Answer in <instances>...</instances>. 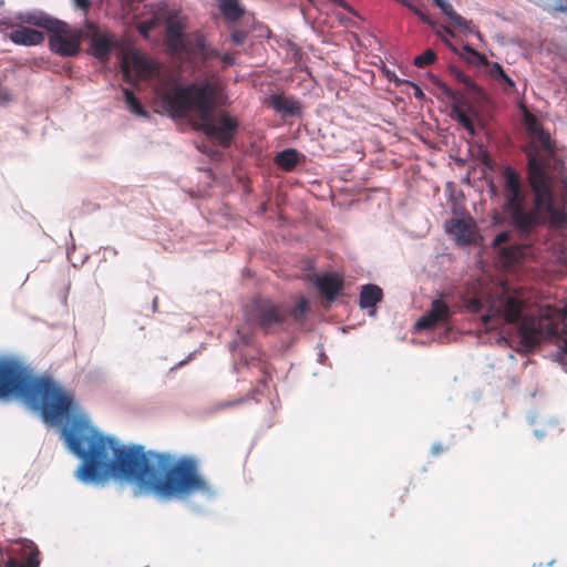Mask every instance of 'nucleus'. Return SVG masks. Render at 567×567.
Wrapping results in <instances>:
<instances>
[{
  "instance_id": "nucleus-39",
  "label": "nucleus",
  "mask_w": 567,
  "mask_h": 567,
  "mask_svg": "<svg viewBox=\"0 0 567 567\" xmlns=\"http://www.w3.org/2000/svg\"><path fill=\"white\" fill-rule=\"evenodd\" d=\"M491 70H492V73L494 74L496 80H499V78L503 76L506 73V71L503 68V65L499 64L498 62H493L492 66H491Z\"/></svg>"
},
{
  "instance_id": "nucleus-24",
  "label": "nucleus",
  "mask_w": 567,
  "mask_h": 567,
  "mask_svg": "<svg viewBox=\"0 0 567 567\" xmlns=\"http://www.w3.org/2000/svg\"><path fill=\"white\" fill-rule=\"evenodd\" d=\"M308 313V301L305 298L297 300L290 309V316L295 321H302Z\"/></svg>"
},
{
  "instance_id": "nucleus-41",
  "label": "nucleus",
  "mask_w": 567,
  "mask_h": 567,
  "mask_svg": "<svg viewBox=\"0 0 567 567\" xmlns=\"http://www.w3.org/2000/svg\"><path fill=\"white\" fill-rule=\"evenodd\" d=\"M380 71L382 73V75L390 82V80H394L395 78V71L388 68L385 64H382L380 66Z\"/></svg>"
},
{
  "instance_id": "nucleus-42",
  "label": "nucleus",
  "mask_w": 567,
  "mask_h": 567,
  "mask_svg": "<svg viewBox=\"0 0 567 567\" xmlns=\"http://www.w3.org/2000/svg\"><path fill=\"white\" fill-rule=\"evenodd\" d=\"M237 336L241 344L249 346L251 343L252 337L250 333L237 330Z\"/></svg>"
},
{
  "instance_id": "nucleus-21",
  "label": "nucleus",
  "mask_w": 567,
  "mask_h": 567,
  "mask_svg": "<svg viewBox=\"0 0 567 567\" xmlns=\"http://www.w3.org/2000/svg\"><path fill=\"white\" fill-rule=\"evenodd\" d=\"M123 102L127 109V111L138 117L150 118L151 113L143 106L140 99L135 95L132 89L127 86H123L122 90Z\"/></svg>"
},
{
  "instance_id": "nucleus-31",
  "label": "nucleus",
  "mask_w": 567,
  "mask_h": 567,
  "mask_svg": "<svg viewBox=\"0 0 567 567\" xmlns=\"http://www.w3.org/2000/svg\"><path fill=\"white\" fill-rule=\"evenodd\" d=\"M454 25H456L461 31L466 34H473L476 28L473 25L471 20H466L461 16L460 21H451Z\"/></svg>"
},
{
  "instance_id": "nucleus-58",
  "label": "nucleus",
  "mask_w": 567,
  "mask_h": 567,
  "mask_svg": "<svg viewBox=\"0 0 567 567\" xmlns=\"http://www.w3.org/2000/svg\"><path fill=\"white\" fill-rule=\"evenodd\" d=\"M318 362L323 363L327 359L322 344L319 346Z\"/></svg>"
},
{
  "instance_id": "nucleus-2",
  "label": "nucleus",
  "mask_w": 567,
  "mask_h": 567,
  "mask_svg": "<svg viewBox=\"0 0 567 567\" xmlns=\"http://www.w3.org/2000/svg\"><path fill=\"white\" fill-rule=\"evenodd\" d=\"M216 85L209 80L188 81L176 84L162 97L165 114L179 121L193 114L197 117V131L221 148H230L241 128L239 118L228 111L216 117Z\"/></svg>"
},
{
  "instance_id": "nucleus-1",
  "label": "nucleus",
  "mask_w": 567,
  "mask_h": 567,
  "mask_svg": "<svg viewBox=\"0 0 567 567\" xmlns=\"http://www.w3.org/2000/svg\"><path fill=\"white\" fill-rule=\"evenodd\" d=\"M17 402L50 427H58L65 450L78 461L74 478L84 486L105 487L113 482L132 487L133 496H152L162 504L188 502L203 513L215 502L218 488L200 471L194 454H175L123 443L102 432L82 412L74 394L49 373H35L16 355H0V403Z\"/></svg>"
},
{
  "instance_id": "nucleus-52",
  "label": "nucleus",
  "mask_w": 567,
  "mask_h": 567,
  "mask_svg": "<svg viewBox=\"0 0 567 567\" xmlns=\"http://www.w3.org/2000/svg\"><path fill=\"white\" fill-rule=\"evenodd\" d=\"M410 81L411 80L408 79H401L396 74L394 80H390V82L393 83L396 89L401 87L402 85H409Z\"/></svg>"
},
{
  "instance_id": "nucleus-50",
  "label": "nucleus",
  "mask_w": 567,
  "mask_h": 567,
  "mask_svg": "<svg viewBox=\"0 0 567 567\" xmlns=\"http://www.w3.org/2000/svg\"><path fill=\"white\" fill-rule=\"evenodd\" d=\"M400 4H402L404 8H406L409 11H411L413 14L415 10L419 8L415 6L411 0H395Z\"/></svg>"
},
{
  "instance_id": "nucleus-61",
  "label": "nucleus",
  "mask_w": 567,
  "mask_h": 567,
  "mask_svg": "<svg viewBox=\"0 0 567 567\" xmlns=\"http://www.w3.org/2000/svg\"><path fill=\"white\" fill-rule=\"evenodd\" d=\"M259 392H260V391H259L258 389H254V390H252V391H250L248 394H246L244 398H248V401H249V400H252V399H254V396H255L256 394H258Z\"/></svg>"
},
{
  "instance_id": "nucleus-38",
  "label": "nucleus",
  "mask_w": 567,
  "mask_h": 567,
  "mask_svg": "<svg viewBox=\"0 0 567 567\" xmlns=\"http://www.w3.org/2000/svg\"><path fill=\"white\" fill-rule=\"evenodd\" d=\"M497 81L506 89H515L516 86L515 81L507 73L501 76Z\"/></svg>"
},
{
  "instance_id": "nucleus-51",
  "label": "nucleus",
  "mask_w": 567,
  "mask_h": 567,
  "mask_svg": "<svg viewBox=\"0 0 567 567\" xmlns=\"http://www.w3.org/2000/svg\"><path fill=\"white\" fill-rule=\"evenodd\" d=\"M442 95H444L445 97H447L449 95H452L453 94V89H451L444 81L439 85V89H437Z\"/></svg>"
},
{
  "instance_id": "nucleus-45",
  "label": "nucleus",
  "mask_w": 567,
  "mask_h": 567,
  "mask_svg": "<svg viewBox=\"0 0 567 567\" xmlns=\"http://www.w3.org/2000/svg\"><path fill=\"white\" fill-rule=\"evenodd\" d=\"M426 75H427V78L430 79L431 83H432L436 89H439V85L443 82V80H442L439 75L434 74V73H433V72H431V71L426 72Z\"/></svg>"
},
{
  "instance_id": "nucleus-59",
  "label": "nucleus",
  "mask_w": 567,
  "mask_h": 567,
  "mask_svg": "<svg viewBox=\"0 0 567 567\" xmlns=\"http://www.w3.org/2000/svg\"><path fill=\"white\" fill-rule=\"evenodd\" d=\"M527 422L533 425L536 422V414L534 412H528L526 415Z\"/></svg>"
},
{
  "instance_id": "nucleus-15",
  "label": "nucleus",
  "mask_w": 567,
  "mask_h": 567,
  "mask_svg": "<svg viewBox=\"0 0 567 567\" xmlns=\"http://www.w3.org/2000/svg\"><path fill=\"white\" fill-rule=\"evenodd\" d=\"M8 39L16 45L37 47L44 42L45 35L42 31L27 27H19L11 30L8 34Z\"/></svg>"
},
{
  "instance_id": "nucleus-27",
  "label": "nucleus",
  "mask_w": 567,
  "mask_h": 567,
  "mask_svg": "<svg viewBox=\"0 0 567 567\" xmlns=\"http://www.w3.org/2000/svg\"><path fill=\"white\" fill-rule=\"evenodd\" d=\"M167 31L172 35V41L176 45H183V32H182V25L178 22H169L167 24Z\"/></svg>"
},
{
  "instance_id": "nucleus-16",
  "label": "nucleus",
  "mask_w": 567,
  "mask_h": 567,
  "mask_svg": "<svg viewBox=\"0 0 567 567\" xmlns=\"http://www.w3.org/2000/svg\"><path fill=\"white\" fill-rule=\"evenodd\" d=\"M306 155L295 147H286L279 151L274 158L276 166L282 171L290 172L305 164Z\"/></svg>"
},
{
  "instance_id": "nucleus-34",
  "label": "nucleus",
  "mask_w": 567,
  "mask_h": 567,
  "mask_svg": "<svg viewBox=\"0 0 567 567\" xmlns=\"http://www.w3.org/2000/svg\"><path fill=\"white\" fill-rule=\"evenodd\" d=\"M408 86H411L413 87V96L419 100V101H425L426 99V95L425 93L423 92L422 87L415 83L414 81H410L409 82V85Z\"/></svg>"
},
{
  "instance_id": "nucleus-11",
  "label": "nucleus",
  "mask_w": 567,
  "mask_h": 567,
  "mask_svg": "<svg viewBox=\"0 0 567 567\" xmlns=\"http://www.w3.org/2000/svg\"><path fill=\"white\" fill-rule=\"evenodd\" d=\"M311 282L318 295L326 298L329 303L334 302L343 289V279L337 271L318 274Z\"/></svg>"
},
{
  "instance_id": "nucleus-14",
  "label": "nucleus",
  "mask_w": 567,
  "mask_h": 567,
  "mask_svg": "<svg viewBox=\"0 0 567 567\" xmlns=\"http://www.w3.org/2000/svg\"><path fill=\"white\" fill-rule=\"evenodd\" d=\"M446 99L451 101L450 117L457 122L471 136H475L476 130L462 110L463 106H467L468 111L473 112V107L467 105L464 96L456 93L454 90L453 94L449 95Z\"/></svg>"
},
{
  "instance_id": "nucleus-9",
  "label": "nucleus",
  "mask_w": 567,
  "mask_h": 567,
  "mask_svg": "<svg viewBox=\"0 0 567 567\" xmlns=\"http://www.w3.org/2000/svg\"><path fill=\"white\" fill-rule=\"evenodd\" d=\"M40 550L37 544L28 538L17 540L4 567H40Z\"/></svg>"
},
{
  "instance_id": "nucleus-33",
  "label": "nucleus",
  "mask_w": 567,
  "mask_h": 567,
  "mask_svg": "<svg viewBox=\"0 0 567 567\" xmlns=\"http://www.w3.org/2000/svg\"><path fill=\"white\" fill-rule=\"evenodd\" d=\"M218 61H220L224 66H233L236 63V58L229 52L219 50Z\"/></svg>"
},
{
  "instance_id": "nucleus-53",
  "label": "nucleus",
  "mask_w": 567,
  "mask_h": 567,
  "mask_svg": "<svg viewBox=\"0 0 567 567\" xmlns=\"http://www.w3.org/2000/svg\"><path fill=\"white\" fill-rule=\"evenodd\" d=\"M248 401V398H240V399H237V400H231V401H227L223 404L224 408H230V406H236V405H239L244 402H247Z\"/></svg>"
},
{
  "instance_id": "nucleus-63",
  "label": "nucleus",
  "mask_w": 567,
  "mask_h": 567,
  "mask_svg": "<svg viewBox=\"0 0 567 567\" xmlns=\"http://www.w3.org/2000/svg\"><path fill=\"white\" fill-rule=\"evenodd\" d=\"M238 348V341L234 340L228 344V349L230 352H234Z\"/></svg>"
},
{
  "instance_id": "nucleus-35",
  "label": "nucleus",
  "mask_w": 567,
  "mask_h": 567,
  "mask_svg": "<svg viewBox=\"0 0 567 567\" xmlns=\"http://www.w3.org/2000/svg\"><path fill=\"white\" fill-rule=\"evenodd\" d=\"M527 165H528L529 172H535L536 169H540V168L545 167V165L535 155L528 157Z\"/></svg>"
},
{
  "instance_id": "nucleus-62",
  "label": "nucleus",
  "mask_w": 567,
  "mask_h": 567,
  "mask_svg": "<svg viewBox=\"0 0 567 567\" xmlns=\"http://www.w3.org/2000/svg\"><path fill=\"white\" fill-rule=\"evenodd\" d=\"M259 392H260V391H259L258 389H254V390H252V391H250L248 394H246L244 398H248V401H249V400H252V399H254V396H255L256 394H258Z\"/></svg>"
},
{
  "instance_id": "nucleus-54",
  "label": "nucleus",
  "mask_w": 567,
  "mask_h": 567,
  "mask_svg": "<svg viewBox=\"0 0 567 567\" xmlns=\"http://www.w3.org/2000/svg\"><path fill=\"white\" fill-rule=\"evenodd\" d=\"M443 451V445L441 442H435L433 445H432V449H431V454L436 456L439 455L441 452Z\"/></svg>"
},
{
  "instance_id": "nucleus-25",
  "label": "nucleus",
  "mask_w": 567,
  "mask_h": 567,
  "mask_svg": "<svg viewBox=\"0 0 567 567\" xmlns=\"http://www.w3.org/2000/svg\"><path fill=\"white\" fill-rule=\"evenodd\" d=\"M436 61V53L432 49L425 50L423 53L416 55L413 60V64L416 68H423L432 64Z\"/></svg>"
},
{
  "instance_id": "nucleus-12",
  "label": "nucleus",
  "mask_w": 567,
  "mask_h": 567,
  "mask_svg": "<svg viewBox=\"0 0 567 567\" xmlns=\"http://www.w3.org/2000/svg\"><path fill=\"white\" fill-rule=\"evenodd\" d=\"M384 298L383 289L373 282L360 286L358 306L361 310H367L369 317H375L378 313L377 306Z\"/></svg>"
},
{
  "instance_id": "nucleus-56",
  "label": "nucleus",
  "mask_w": 567,
  "mask_h": 567,
  "mask_svg": "<svg viewBox=\"0 0 567 567\" xmlns=\"http://www.w3.org/2000/svg\"><path fill=\"white\" fill-rule=\"evenodd\" d=\"M555 9L559 12H567V2L564 3L563 0H559L555 7Z\"/></svg>"
},
{
  "instance_id": "nucleus-10",
  "label": "nucleus",
  "mask_w": 567,
  "mask_h": 567,
  "mask_svg": "<svg viewBox=\"0 0 567 567\" xmlns=\"http://www.w3.org/2000/svg\"><path fill=\"white\" fill-rule=\"evenodd\" d=\"M451 317L449 306L441 298L431 302L430 310L424 312L413 324L415 331L426 330L434 326L443 328Z\"/></svg>"
},
{
  "instance_id": "nucleus-49",
  "label": "nucleus",
  "mask_w": 567,
  "mask_h": 567,
  "mask_svg": "<svg viewBox=\"0 0 567 567\" xmlns=\"http://www.w3.org/2000/svg\"><path fill=\"white\" fill-rule=\"evenodd\" d=\"M400 4H402L404 8H406L409 11H411L413 14L415 10L419 8L415 6L411 0H395Z\"/></svg>"
},
{
  "instance_id": "nucleus-46",
  "label": "nucleus",
  "mask_w": 567,
  "mask_h": 567,
  "mask_svg": "<svg viewBox=\"0 0 567 567\" xmlns=\"http://www.w3.org/2000/svg\"><path fill=\"white\" fill-rule=\"evenodd\" d=\"M400 4H402L404 8H406L409 11H411L413 14L415 10L419 8L415 6L411 0H395Z\"/></svg>"
},
{
  "instance_id": "nucleus-3",
  "label": "nucleus",
  "mask_w": 567,
  "mask_h": 567,
  "mask_svg": "<svg viewBox=\"0 0 567 567\" xmlns=\"http://www.w3.org/2000/svg\"><path fill=\"white\" fill-rule=\"evenodd\" d=\"M487 194L493 202H501L499 207L491 213L493 227L509 226L522 236L530 235L544 221L542 212L526 210L520 176L516 168L504 163L499 166L497 178L489 176L485 181Z\"/></svg>"
},
{
  "instance_id": "nucleus-4",
  "label": "nucleus",
  "mask_w": 567,
  "mask_h": 567,
  "mask_svg": "<svg viewBox=\"0 0 567 567\" xmlns=\"http://www.w3.org/2000/svg\"><path fill=\"white\" fill-rule=\"evenodd\" d=\"M14 19L20 24L35 27L49 33L48 44L52 53L62 58H75L82 52L80 40L74 38V28L41 9L19 11Z\"/></svg>"
},
{
  "instance_id": "nucleus-55",
  "label": "nucleus",
  "mask_w": 567,
  "mask_h": 567,
  "mask_svg": "<svg viewBox=\"0 0 567 567\" xmlns=\"http://www.w3.org/2000/svg\"><path fill=\"white\" fill-rule=\"evenodd\" d=\"M103 249H104L103 260H106V252H109V254H110V255H112V256H117V254H118V252H117V250H116L115 248L110 247V246H107V247H103Z\"/></svg>"
},
{
  "instance_id": "nucleus-64",
  "label": "nucleus",
  "mask_w": 567,
  "mask_h": 567,
  "mask_svg": "<svg viewBox=\"0 0 567 567\" xmlns=\"http://www.w3.org/2000/svg\"><path fill=\"white\" fill-rule=\"evenodd\" d=\"M264 374H265V378L262 380H260V384L266 386L267 385V382H268V379H270V374L267 373L266 371H264Z\"/></svg>"
},
{
  "instance_id": "nucleus-18",
  "label": "nucleus",
  "mask_w": 567,
  "mask_h": 567,
  "mask_svg": "<svg viewBox=\"0 0 567 567\" xmlns=\"http://www.w3.org/2000/svg\"><path fill=\"white\" fill-rule=\"evenodd\" d=\"M442 31L437 29L435 34L441 39L442 43L454 54H457L462 60L467 63L478 64L482 62V55L470 44H464L462 51L447 38L441 35Z\"/></svg>"
},
{
  "instance_id": "nucleus-6",
  "label": "nucleus",
  "mask_w": 567,
  "mask_h": 567,
  "mask_svg": "<svg viewBox=\"0 0 567 567\" xmlns=\"http://www.w3.org/2000/svg\"><path fill=\"white\" fill-rule=\"evenodd\" d=\"M244 318L247 324L259 328L265 333L284 327L287 315L280 306L270 298L260 295L254 296L243 306Z\"/></svg>"
},
{
  "instance_id": "nucleus-60",
  "label": "nucleus",
  "mask_w": 567,
  "mask_h": 567,
  "mask_svg": "<svg viewBox=\"0 0 567 567\" xmlns=\"http://www.w3.org/2000/svg\"><path fill=\"white\" fill-rule=\"evenodd\" d=\"M534 435L536 436L537 440H543L546 435V433L543 431V430H539V429H535L534 430Z\"/></svg>"
},
{
  "instance_id": "nucleus-37",
  "label": "nucleus",
  "mask_w": 567,
  "mask_h": 567,
  "mask_svg": "<svg viewBox=\"0 0 567 567\" xmlns=\"http://www.w3.org/2000/svg\"><path fill=\"white\" fill-rule=\"evenodd\" d=\"M198 350H194L192 351L185 359L178 361L177 363H175L172 368H171V371H175L177 369H181L183 368L184 365H186L190 360H193L195 358V355L197 354Z\"/></svg>"
},
{
  "instance_id": "nucleus-19",
  "label": "nucleus",
  "mask_w": 567,
  "mask_h": 567,
  "mask_svg": "<svg viewBox=\"0 0 567 567\" xmlns=\"http://www.w3.org/2000/svg\"><path fill=\"white\" fill-rule=\"evenodd\" d=\"M198 49V61L200 62L203 66V72L205 74H214V61H218L219 56V49L213 47L212 44L207 43L206 40H200L197 43Z\"/></svg>"
},
{
  "instance_id": "nucleus-28",
  "label": "nucleus",
  "mask_w": 567,
  "mask_h": 567,
  "mask_svg": "<svg viewBox=\"0 0 567 567\" xmlns=\"http://www.w3.org/2000/svg\"><path fill=\"white\" fill-rule=\"evenodd\" d=\"M554 361L557 362L564 371L567 372V340H565L557 349Z\"/></svg>"
},
{
  "instance_id": "nucleus-47",
  "label": "nucleus",
  "mask_w": 567,
  "mask_h": 567,
  "mask_svg": "<svg viewBox=\"0 0 567 567\" xmlns=\"http://www.w3.org/2000/svg\"><path fill=\"white\" fill-rule=\"evenodd\" d=\"M400 4H402L404 8H406L409 11H411L413 14L415 10L419 8L415 6L411 0H395Z\"/></svg>"
},
{
  "instance_id": "nucleus-20",
  "label": "nucleus",
  "mask_w": 567,
  "mask_h": 567,
  "mask_svg": "<svg viewBox=\"0 0 567 567\" xmlns=\"http://www.w3.org/2000/svg\"><path fill=\"white\" fill-rule=\"evenodd\" d=\"M447 73L454 81L463 84L465 89L471 93L476 95L484 94L483 87L478 83H476L470 75H467L464 71H462L456 64H449Z\"/></svg>"
},
{
  "instance_id": "nucleus-43",
  "label": "nucleus",
  "mask_w": 567,
  "mask_h": 567,
  "mask_svg": "<svg viewBox=\"0 0 567 567\" xmlns=\"http://www.w3.org/2000/svg\"><path fill=\"white\" fill-rule=\"evenodd\" d=\"M426 75H427V78L430 79L431 83H432L436 89H439V85L443 82V80H442L439 75L434 74V73H433V72H431V71L426 72Z\"/></svg>"
},
{
  "instance_id": "nucleus-22",
  "label": "nucleus",
  "mask_w": 567,
  "mask_h": 567,
  "mask_svg": "<svg viewBox=\"0 0 567 567\" xmlns=\"http://www.w3.org/2000/svg\"><path fill=\"white\" fill-rule=\"evenodd\" d=\"M522 303L513 296L503 299L504 320L508 323L518 321L522 318Z\"/></svg>"
},
{
  "instance_id": "nucleus-44",
  "label": "nucleus",
  "mask_w": 567,
  "mask_h": 567,
  "mask_svg": "<svg viewBox=\"0 0 567 567\" xmlns=\"http://www.w3.org/2000/svg\"><path fill=\"white\" fill-rule=\"evenodd\" d=\"M426 75H427V78L430 79L431 83H432L436 89H439V85L443 82V80H442L439 75L434 74V73H433V72H431V71L426 72Z\"/></svg>"
},
{
  "instance_id": "nucleus-23",
  "label": "nucleus",
  "mask_w": 567,
  "mask_h": 567,
  "mask_svg": "<svg viewBox=\"0 0 567 567\" xmlns=\"http://www.w3.org/2000/svg\"><path fill=\"white\" fill-rule=\"evenodd\" d=\"M434 7H436L442 14L450 21H460L461 14H458L449 0H432Z\"/></svg>"
},
{
  "instance_id": "nucleus-36",
  "label": "nucleus",
  "mask_w": 567,
  "mask_h": 567,
  "mask_svg": "<svg viewBox=\"0 0 567 567\" xmlns=\"http://www.w3.org/2000/svg\"><path fill=\"white\" fill-rule=\"evenodd\" d=\"M12 101V94L10 92V90L2 85V83L0 82V102L6 104V103H9Z\"/></svg>"
},
{
  "instance_id": "nucleus-8",
  "label": "nucleus",
  "mask_w": 567,
  "mask_h": 567,
  "mask_svg": "<svg viewBox=\"0 0 567 567\" xmlns=\"http://www.w3.org/2000/svg\"><path fill=\"white\" fill-rule=\"evenodd\" d=\"M265 103L281 120L301 118L305 114V104L295 95L284 91H274L266 96Z\"/></svg>"
},
{
  "instance_id": "nucleus-32",
  "label": "nucleus",
  "mask_w": 567,
  "mask_h": 567,
  "mask_svg": "<svg viewBox=\"0 0 567 567\" xmlns=\"http://www.w3.org/2000/svg\"><path fill=\"white\" fill-rule=\"evenodd\" d=\"M502 229L496 233L494 236L491 246L496 248L499 244L507 241L511 238V231L504 227H501Z\"/></svg>"
},
{
  "instance_id": "nucleus-13",
  "label": "nucleus",
  "mask_w": 567,
  "mask_h": 567,
  "mask_svg": "<svg viewBox=\"0 0 567 567\" xmlns=\"http://www.w3.org/2000/svg\"><path fill=\"white\" fill-rule=\"evenodd\" d=\"M216 3L227 29L237 27L248 12L240 0H216Z\"/></svg>"
},
{
  "instance_id": "nucleus-5",
  "label": "nucleus",
  "mask_w": 567,
  "mask_h": 567,
  "mask_svg": "<svg viewBox=\"0 0 567 567\" xmlns=\"http://www.w3.org/2000/svg\"><path fill=\"white\" fill-rule=\"evenodd\" d=\"M74 38L87 44V53L100 63H109L114 49L118 45L115 33L102 29L97 23L85 18L82 24L74 28Z\"/></svg>"
},
{
  "instance_id": "nucleus-57",
  "label": "nucleus",
  "mask_w": 567,
  "mask_h": 567,
  "mask_svg": "<svg viewBox=\"0 0 567 567\" xmlns=\"http://www.w3.org/2000/svg\"><path fill=\"white\" fill-rule=\"evenodd\" d=\"M13 24L10 21H7L4 19H0V30L2 29H12Z\"/></svg>"
},
{
  "instance_id": "nucleus-48",
  "label": "nucleus",
  "mask_w": 567,
  "mask_h": 567,
  "mask_svg": "<svg viewBox=\"0 0 567 567\" xmlns=\"http://www.w3.org/2000/svg\"><path fill=\"white\" fill-rule=\"evenodd\" d=\"M400 4H402L404 8H406L409 11H411L413 14L415 10L419 8L415 6L411 0H395Z\"/></svg>"
},
{
  "instance_id": "nucleus-40",
  "label": "nucleus",
  "mask_w": 567,
  "mask_h": 567,
  "mask_svg": "<svg viewBox=\"0 0 567 567\" xmlns=\"http://www.w3.org/2000/svg\"><path fill=\"white\" fill-rule=\"evenodd\" d=\"M73 3L76 9L82 10L84 14H86L91 6V0H73Z\"/></svg>"
},
{
  "instance_id": "nucleus-17",
  "label": "nucleus",
  "mask_w": 567,
  "mask_h": 567,
  "mask_svg": "<svg viewBox=\"0 0 567 567\" xmlns=\"http://www.w3.org/2000/svg\"><path fill=\"white\" fill-rule=\"evenodd\" d=\"M445 233L453 237L458 246H466L471 243L470 239V227L465 219L451 218L444 224Z\"/></svg>"
},
{
  "instance_id": "nucleus-26",
  "label": "nucleus",
  "mask_w": 567,
  "mask_h": 567,
  "mask_svg": "<svg viewBox=\"0 0 567 567\" xmlns=\"http://www.w3.org/2000/svg\"><path fill=\"white\" fill-rule=\"evenodd\" d=\"M229 33L230 42L236 47H241L246 43L248 38V31L244 29L231 28Z\"/></svg>"
},
{
  "instance_id": "nucleus-29",
  "label": "nucleus",
  "mask_w": 567,
  "mask_h": 567,
  "mask_svg": "<svg viewBox=\"0 0 567 567\" xmlns=\"http://www.w3.org/2000/svg\"><path fill=\"white\" fill-rule=\"evenodd\" d=\"M196 147L202 154L206 155L210 159H219L221 157V152L214 146L200 144L197 145Z\"/></svg>"
},
{
  "instance_id": "nucleus-7",
  "label": "nucleus",
  "mask_w": 567,
  "mask_h": 567,
  "mask_svg": "<svg viewBox=\"0 0 567 567\" xmlns=\"http://www.w3.org/2000/svg\"><path fill=\"white\" fill-rule=\"evenodd\" d=\"M528 183L534 194V208L543 215L556 213L554 193L546 167L528 173Z\"/></svg>"
},
{
  "instance_id": "nucleus-30",
  "label": "nucleus",
  "mask_w": 567,
  "mask_h": 567,
  "mask_svg": "<svg viewBox=\"0 0 567 567\" xmlns=\"http://www.w3.org/2000/svg\"><path fill=\"white\" fill-rule=\"evenodd\" d=\"M414 16L425 25L436 31V22L422 9L417 8L414 12Z\"/></svg>"
}]
</instances>
